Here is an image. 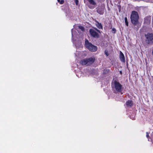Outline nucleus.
Here are the masks:
<instances>
[{
  "instance_id": "f257e3e1",
  "label": "nucleus",
  "mask_w": 153,
  "mask_h": 153,
  "mask_svg": "<svg viewBox=\"0 0 153 153\" xmlns=\"http://www.w3.org/2000/svg\"><path fill=\"white\" fill-rule=\"evenodd\" d=\"M130 19L131 22L134 26L136 25L139 23L138 20L139 16L137 12L135 11L132 12Z\"/></svg>"
},
{
  "instance_id": "f03ea898",
  "label": "nucleus",
  "mask_w": 153,
  "mask_h": 153,
  "mask_svg": "<svg viewBox=\"0 0 153 153\" xmlns=\"http://www.w3.org/2000/svg\"><path fill=\"white\" fill-rule=\"evenodd\" d=\"M89 33L91 36L93 38L98 39L100 37V34H101L100 31L96 27H93L90 29Z\"/></svg>"
},
{
  "instance_id": "7ed1b4c3",
  "label": "nucleus",
  "mask_w": 153,
  "mask_h": 153,
  "mask_svg": "<svg viewBox=\"0 0 153 153\" xmlns=\"http://www.w3.org/2000/svg\"><path fill=\"white\" fill-rule=\"evenodd\" d=\"M94 58L90 57L88 59H85L81 60L80 62V64L82 65H90L92 64L95 61Z\"/></svg>"
},
{
  "instance_id": "20e7f679",
  "label": "nucleus",
  "mask_w": 153,
  "mask_h": 153,
  "mask_svg": "<svg viewBox=\"0 0 153 153\" xmlns=\"http://www.w3.org/2000/svg\"><path fill=\"white\" fill-rule=\"evenodd\" d=\"M85 43L86 47L90 51L92 52H95L97 50V47L89 42L87 39H85Z\"/></svg>"
},
{
  "instance_id": "39448f33",
  "label": "nucleus",
  "mask_w": 153,
  "mask_h": 153,
  "mask_svg": "<svg viewBox=\"0 0 153 153\" xmlns=\"http://www.w3.org/2000/svg\"><path fill=\"white\" fill-rule=\"evenodd\" d=\"M145 42L147 44H153V33H149L145 34Z\"/></svg>"
},
{
  "instance_id": "423d86ee",
  "label": "nucleus",
  "mask_w": 153,
  "mask_h": 153,
  "mask_svg": "<svg viewBox=\"0 0 153 153\" xmlns=\"http://www.w3.org/2000/svg\"><path fill=\"white\" fill-rule=\"evenodd\" d=\"M115 88L117 92H120L122 91V85L117 82V80H115L114 82Z\"/></svg>"
},
{
  "instance_id": "0eeeda50",
  "label": "nucleus",
  "mask_w": 153,
  "mask_h": 153,
  "mask_svg": "<svg viewBox=\"0 0 153 153\" xmlns=\"http://www.w3.org/2000/svg\"><path fill=\"white\" fill-rule=\"evenodd\" d=\"M97 12L100 15H103L104 14L105 7L102 5L98 6L97 8Z\"/></svg>"
},
{
  "instance_id": "6e6552de",
  "label": "nucleus",
  "mask_w": 153,
  "mask_h": 153,
  "mask_svg": "<svg viewBox=\"0 0 153 153\" xmlns=\"http://www.w3.org/2000/svg\"><path fill=\"white\" fill-rule=\"evenodd\" d=\"M151 16H146L144 18V23L147 24H150L151 23Z\"/></svg>"
},
{
  "instance_id": "1a4fd4ad",
  "label": "nucleus",
  "mask_w": 153,
  "mask_h": 153,
  "mask_svg": "<svg viewBox=\"0 0 153 153\" xmlns=\"http://www.w3.org/2000/svg\"><path fill=\"white\" fill-rule=\"evenodd\" d=\"M120 61L123 62H125V59L124 55L123 53L121 51L120 52Z\"/></svg>"
},
{
  "instance_id": "9d476101",
  "label": "nucleus",
  "mask_w": 153,
  "mask_h": 153,
  "mask_svg": "<svg viewBox=\"0 0 153 153\" xmlns=\"http://www.w3.org/2000/svg\"><path fill=\"white\" fill-rule=\"evenodd\" d=\"M95 22H96V26L98 29H103V27L101 23L99 22L97 20H95Z\"/></svg>"
},
{
  "instance_id": "9b49d317",
  "label": "nucleus",
  "mask_w": 153,
  "mask_h": 153,
  "mask_svg": "<svg viewBox=\"0 0 153 153\" xmlns=\"http://www.w3.org/2000/svg\"><path fill=\"white\" fill-rule=\"evenodd\" d=\"M126 104L127 106L131 107L133 105V102L131 100H128L126 102Z\"/></svg>"
},
{
  "instance_id": "f8f14e48",
  "label": "nucleus",
  "mask_w": 153,
  "mask_h": 153,
  "mask_svg": "<svg viewBox=\"0 0 153 153\" xmlns=\"http://www.w3.org/2000/svg\"><path fill=\"white\" fill-rule=\"evenodd\" d=\"M110 71V70L109 69H105L103 71V75H105L109 73Z\"/></svg>"
},
{
  "instance_id": "ddd939ff",
  "label": "nucleus",
  "mask_w": 153,
  "mask_h": 153,
  "mask_svg": "<svg viewBox=\"0 0 153 153\" xmlns=\"http://www.w3.org/2000/svg\"><path fill=\"white\" fill-rule=\"evenodd\" d=\"M89 3L91 4L94 5H96V3L94 0H87Z\"/></svg>"
},
{
  "instance_id": "4468645a",
  "label": "nucleus",
  "mask_w": 153,
  "mask_h": 153,
  "mask_svg": "<svg viewBox=\"0 0 153 153\" xmlns=\"http://www.w3.org/2000/svg\"><path fill=\"white\" fill-rule=\"evenodd\" d=\"M125 22L126 24V25L128 26V21L127 18V17H125Z\"/></svg>"
},
{
  "instance_id": "2eb2a0df",
  "label": "nucleus",
  "mask_w": 153,
  "mask_h": 153,
  "mask_svg": "<svg viewBox=\"0 0 153 153\" xmlns=\"http://www.w3.org/2000/svg\"><path fill=\"white\" fill-rule=\"evenodd\" d=\"M58 1L60 4H62L64 3V1L63 0H57Z\"/></svg>"
},
{
  "instance_id": "dca6fc26",
  "label": "nucleus",
  "mask_w": 153,
  "mask_h": 153,
  "mask_svg": "<svg viewBox=\"0 0 153 153\" xmlns=\"http://www.w3.org/2000/svg\"><path fill=\"white\" fill-rule=\"evenodd\" d=\"M116 30L115 28H113L111 30V32L112 33H116Z\"/></svg>"
},
{
  "instance_id": "f3484780",
  "label": "nucleus",
  "mask_w": 153,
  "mask_h": 153,
  "mask_svg": "<svg viewBox=\"0 0 153 153\" xmlns=\"http://www.w3.org/2000/svg\"><path fill=\"white\" fill-rule=\"evenodd\" d=\"M79 28L82 31H84V28L82 26H79Z\"/></svg>"
},
{
  "instance_id": "a211bd4d",
  "label": "nucleus",
  "mask_w": 153,
  "mask_h": 153,
  "mask_svg": "<svg viewBox=\"0 0 153 153\" xmlns=\"http://www.w3.org/2000/svg\"><path fill=\"white\" fill-rule=\"evenodd\" d=\"M105 53L107 56H108L109 55V54L108 53V51L107 50L105 51Z\"/></svg>"
},
{
  "instance_id": "6ab92c4d",
  "label": "nucleus",
  "mask_w": 153,
  "mask_h": 153,
  "mask_svg": "<svg viewBox=\"0 0 153 153\" xmlns=\"http://www.w3.org/2000/svg\"><path fill=\"white\" fill-rule=\"evenodd\" d=\"M74 1L75 3L76 4V5H77L78 3V0H74Z\"/></svg>"
},
{
  "instance_id": "aec40b11",
  "label": "nucleus",
  "mask_w": 153,
  "mask_h": 153,
  "mask_svg": "<svg viewBox=\"0 0 153 153\" xmlns=\"http://www.w3.org/2000/svg\"><path fill=\"white\" fill-rule=\"evenodd\" d=\"M146 136L148 138L149 137V134L148 133V132H146Z\"/></svg>"
},
{
  "instance_id": "412c9836",
  "label": "nucleus",
  "mask_w": 153,
  "mask_h": 153,
  "mask_svg": "<svg viewBox=\"0 0 153 153\" xmlns=\"http://www.w3.org/2000/svg\"><path fill=\"white\" fill-rule=\"evenodd\" d=\"M120 73L121 75L122 74V71H120Z\"/></svg>"
},
{
  "instance_id": "4be33fe9",
  "label": "nucleus",
  "mask_w": 153,
  "mask_h": 153,
  "mask_svg": "<svg viewBox=\"0 0 153 153\" xmlns=\"http://www.w3.org/2000/svg\"><path fill=\"white\" fill-rule=\"evenodd\" d=\"M112 26L111 25V26L110 27V29H112Z\"/></svg>"
}]
</instances>
